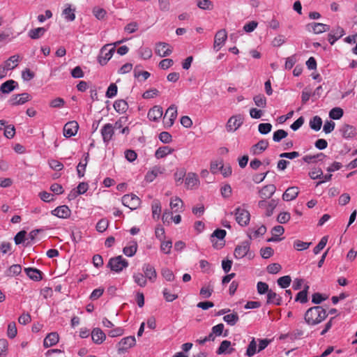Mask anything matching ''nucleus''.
Instances as JSON below:
<instances>
[{
    "instance_id": "f257e3e1",
    "label": "nucleus",
    "mask_w": 357,
    "mask_h": 357,
    "mask_svg": "<svg viewBox=\"0 0 357 357\" xmlns=\"http://www.w3.org/2000/svg\"><path fill=\"white\" fill-rule=\"evenodd\" d=\"M328 316L326 310L321 306L310 307L305 313V322L310 326H315L322 322Z\"/></svg>"
},
{
    "instance_id": "f03ea898",
    "label": "nucleus",
    "mask_w": 357,
    "mask_h": 357,
    "mask_svg": "<svg viewBox=\"0 0 357 357\" xmlns=\"http://www.w3.org/2000/svg\"><path fill=\"white\" fill-rule=\"evenodd\" d=\"M234 255L238 259L245 257H247L248 259H252L255 257L254 252L250 251V243L247 241L242 242L236 247Z\"/></svg>"
},
{
    "instance_id": "7ed1b4c3",
    "label": "nucleus",
    "mask_w": 357,
    "mask_h": 357,
    "mask_svg": "<svg viewBox=\"0 0 357 357\" xmlns=\"http://www.w3.org/2000/svg\"><path fill=\"white\" fill-rule=\"evenodd\" d=\"M128 264V261L122 256L119 255L110 258L107 264V267L114 272L120 273L124 268H126Z\"/></svg>"
},
{
    "instance_id": "20e7f679",
    "label": "nucleus",
    "mask_w": 357,
    "mask_h": 357,
    "mask_svg": "<svg viewBox=\"0 0 357 357\" xmlns=\"http://www.w3.org/2000/svg\"><path fill=\"white\" fill-rule=\"evenodd\" d=\"M231 214L235 215L236 221L241 227H245L249 224L250 220V214L248 210L238 207L235 209L234 213H231Z\"/></svg>"
},
{
    "instance_id": "39448f33",
    "label": "nucleus",
    "mask_w": 357,
    "mask_h": 357,
    "mask_svg": "<svg viewBox=\"0 0 357 357\" xmlns=\"http://www.w3.org/2000/svg\"><path fill=\"white\" fill-rule=\"evenodd\" d=\"M19 58L20 56L18 55L11 56L4 62L3 65L0 66V79L6 76L8 70L14 69L17 66Z\"/></svg>"
},
{
    "instance_id": "423d86ee",
    "label": "nucleus",
    "mask_w": 357,
    "mask_h": 357,
    "mask_svg": "<svg viewBox=\"0 0 357 357\" xmlns=\"http://www.w3.org/2000/svg\"><path fill=\"white\" fill-rule=\"evenodd\" d=\"M109 45H110L109 44L105 45L100 49V54L98 56V61L101 66H105L107 64L108 61L112 57L115 51L114 47L107 50V47Z\"/></svg>"
},
{
    "instance_id": "0eeeda50",
    "label": "nucleus",
    "mask_w": 357,
    "mask_h": 357,
    "mask_svg": "<svg viewBox=\"0 0 357 357\" xmlns=\"http://www.w3.org/2000/svg\"><path fill=\"white\" fill-rule=\"evenodd\" d=\"M122 204L130 208L131 210L136 209L141 203L140 199L134 194H128L122 197Z\"/></svg>"
},
{
    "instance_id": "6e6552de",
    "label": "nucleus",
    "mask_w": 357,
    "mask_h": 357,
    "mask_svg": "<svg viewBox=\"0 0 357 357\" xmlns=\"http://www.w3.org/2000/svg\"><path fill=\"white\" fill-rule=\"evenodd\" d=\"M177 116V107L174 105H171L167 109L163 118V122L166 128H170L174 123Z\"/></svg>"
},
{
    "instance_id": "1a4fd4ad",
    "label": "nucleus",
    "mask_w": 357,
    "mask_h": 357,
    "mask_svg": "<svg viewBox=\"0 0 357 357\" xmlns=\"http://www.w3.org/2000/svg\"><path fill=\"white\" fill-rule=\"evenodd\" d=\"M243 123V117L242 115H235L230 117L227 123L226 128L228 132H234Z\"/></svg>"
},
{
    "instance_id": "9d476101",
    "label": "nucleus",
    "mask_w": 357,
    "mask_h": 357,
    "mask_svg": "<svg viewBox=\"0 0 357 357\" xmlns=\"http://www.w3.org/2000/svg\"><path fill=\"white\" fill-rule=\"evenodd\" d=\"M136 344L135 336H128L123 337L118 344L119 353L127 351L130 348L134 347Z\"/></svg>"
},
{
    "instance_id": "9b49d317",
    "label": "nucleus",
    "mask_w": 357,
    "mask_h": 357,
    "mask_svg": "<svg viewBox=\"0 0 357 357\" xmlns=\"http://www.w3.org/2000/svg\"><path fill=\"white\" fill-rule=\"evenodd\" d=\"M100 133L103 142L105 145H107L114 135L113 125L109 123L105 124L101 128Z\"/></svg>"
},
{
    "instance_id": "f8f14e48",
    "label": "nucleus",
    "mask_w": 357,
    "mask_h": 357,
    "mask_svg": "<svg viewBox=\"0 0 357 357\" xmlns=\"http://www.w3.org/2000/svg\"><path fill=\"white\" fill-rule=\"evenodd\" d=\"M172 47L167 43H158L155 45V54L160 57H166L172 53Z\"/></svg>"
},
{
    "instance_id": "ddd939ff",
    "label": "nucleus",
    "mask_w": 357,
    "mask_h": 357,
    "mask_svg": "<svg viewBox=\"0 0 357 357\" xmlns=\"http://www.w3.org/2000/svg\"><path fill=\"white\" fill-rule=\"evenodd\" d=\"M227 38V33L225 29H221L218 31L215 36V40H214V49L216 51H218L220 50V48L223 46L225 44L226 40Z\"/></svg>"
},
{
    "instance_id": "4468645a",
    "label": "nucleus",
    "mask_w": 357,
    "mask_h": 357,
    "mask_svg": "<svg viewBox=\"0 0 357 357\" xmlns=\"http://www.w3.org/2000/svg\"><path fill=\"white\" fill-rule=\"evenodd\" d=\"M79 129V125L77 121H72L66 123L63 127V135L66 137L75 136Z\"/></svg>"
},
{
    "instance_id": "2eb2a0df",
    "label": "nucleus",
    "mask_w": 357,
    "mask_h": 357,
    "mask_svg": "<svg viewBox=\"0 0 357 357\" xmlns=\"http://www.w3.org/2000/svg\"><path fill=\"white\" fill-rule=\"evenodd\" d=\"M142 271L147 280L154 282L157 278V273L155 268L150 264H144L142 266Z\"/></svg>"
},
{
    "instance_id": "dca6fc26",
    "label": "nucleus",
    "mask_w": 357,
    "mask_h": 357,
    "mask_svg": "<svg viewBox=\"0 0 357 357\" xmlns=\"http://www.w3.org/2000/svg\"><path fill=\"white\" fill-rule=\"evenodd\" d=\"M345 34L344 30L337 26L335 28L333 29L331 32L328 35V40L331 45H334V43L340 38H342Z\"/></svg>"
},
{
    "instance_id": "f3484780",
    "label": "nucleus",
    "mask_w": 357,
    "mask_h": 357,
    "mask_svg": "<svg viewBox=\"0 0 357 357\" xmlns=\"http://www.w3.org/2000/svg\"><path fill=\"white\" fill-rule=\"evenodd\" d=\"M31 98V96L27 93H23L21 94L13 95L9 100V103L11 105H23Z\"/></svg>"
},
{
    "instance_id": "a211bd4d",
    "label": "nucleus",
    "mask_w": 357,
    "mask_h": 357,
    "mask_svg": "<svg viewBox=\"0 0 357 357\" xmlns=\"http://www.w3.org/2000/svg\"><path fill=\"white\" fill-rule=\"evenodd\" d=\"M51 213L59 218L66 219L70 216L71 211L68 206L62 205L52 210Z\"/></svg>"
},
{
    "instance_id": "6ab92c4d",
    "label": "nucleus",
    "mask_w": 357,
    "mask_h": 357,
    "mask_svg": "<svg viewBox=\"0 0 357 357\" xmlns=\"http://www.w3.org/2000/svg\"><path fill=\"white\" fill-rule=\"evenodd\" d=\"M162 114L163 111L162 107L155 105L149 110L147 116L150 121L157 122L160 119Z\"/></svg>"
},
{
    "instance_id": "aec40b11",
    "label": "nucleus",
    "mask_w": 357,
    "mask_h": 357,
    "mask_svg": "<svg viewBox=\"0 0 357 357\" xmlns=\"http://www.w3.org/2000/svg\"><path fill=\"white\" fill-rule=\"evenodd\" d=\"M165 171V167L161 166H155L151 171H149L146 176L145 180L147 182H152L158 175L162 174Z\"/></svg>"
},
{
    "instance_id": "412c9836",
    "label": "nucleus",
    "mask_w": 357,
    "mask_h": 357,
    "mask_svg": "<svg viewBox=\"0 0 357 357\" xmlns=\"http://www.w3.org/2000/svg\"><path fill=\"white\" fill-rule=\"evenodd\" d=\"M59 334L56 332H52L45 337L43 346L45 348L53 347L59 342Z\"/></svg>"
},
{
    "instance_id": "4be33fe9",
    "label": "nucleus",
    "mask_w": 357,
    "mask_h": 357,
    "mask_svg": "<svg viewBox=\"0 0 357 357\" xmlns=\"http://www.w3.org/2000/svg\"><path fill=\"white\" fill-rule=\"evenodd\" d=\"M276 188L273 184H269L264 186L259 191V197L261 199H269L275 192Z\"/></svg>"
},
{
    "instance_id": "5701e85b",
    "label": "nucleus",
    "mask_w": 357,
    "mask_h": 357,
    "mask_svg": "<svg viewBox=\"0 0 357 357\" xmlns=\"http://www.w3.org/2000/svg\"><path fill=\"white\" fill-rule=\"evenodd\" d=\"M298 188L292 186L288 188L282 195V199L286 202L294 200L298 195Z\"/></svg>"
},
{
    "instance_id": "b1692460",
    "label": "nucleus",
    "mask_w": 357,
    "mask_h": 357,
    "mask_svg": "<svg viewBox=\"0 0 357 357\" xmlns=\"http://www.w3.org/2000/svg\"><path fill=\"white\" fill-rule=\"evenodd\" d=\"M199 181L195 173L190 172L185 179V185L188 188L192 189L199 185Z\"/></svg>"
},
{
    "instance_id": "393cba45",
    "label": "nucleus",
    "mask_w": 357,
    "mask_h": 357,
    "mask_svg": "<svg viewBox=\"0 0 357 357\" xmlns=\"http://www.w3.org/2000/svg\"><path fill=\"white\" fill-rule=\"evenodd\" d=\"M91 338L94 343L100 344L105 341L106 335L100 328H96L91 332Z\"/></svg>"
},
{
    "instance_id": "a878e982",
    "label": "nucleus",
    "mask_w": 357,
    "mask_h": 357,
    "mask_svg": "<svg viewBox=\"0 0 357 357\" xmlns=\"http://www.w3.org/2000/svg\"><path fill=\"white\" fill-rule=\"evenodd\" d=\"M18 86V84L13 79H9L3 82L0 86V92L9 93Z\"/></svg>"
},
{
    "instance_id": "bb28decb",
    "label": "nucleus",
    "mask_w": 357,
    "mask_h": 357,
    "mask_svg": "<svg viewBox=\"0 0 357 357\" xmlns=\"http://www.w3.org/2000/svg\"><path fill=\"white\" fill-rule=\"evenodd\" d=\"M308 29H312L315 34L321 33L330 30V26L327 24L322 23H311L307 24Z\"/></svg>"
},
{
    "instance_id": "cd10ccee",
    "label": "nucleus",
    "mask_w": 357,
    "mask_h": 357,
    "mask_svg": "<svg viewBox=\"0 0 357 357\" xmlns=\"http://www.w3.org/2000/svg\"><path fill=\"white\" fill-rule=\"evenodd\" d=\"M267 304H274L275 305H280L282 304V297L270 289L267 294Z\"/></svg>"
},
{
    "instance_id": "c85d7f7f",
    "label": "nucleus",
    "mask_w": 357,
    "mask_h": 357,
    "mask_svg": "<svg viewBox=\"0 0 357 357\" xmlns=\"http://www.w3.org/2000/svg\"><path fill=\"white\" fill-rule=\"evenodd\" d=\"M343 137L346 139L352 138L356 135V128L353 126L344 124L340 129Z\"/></svg>"
},
{
    "instance_id": "c756f323",
    "label": "nucleus",
    "mask_w": 357,
    "mask_h": 357,
    "mask_svg": "<svg viewBox=\"0 0 357 357\" xmlns=\"http://www.w3.org/2000/svg\"><path fill=\"white\" fill-rule=\"evenodd\" d=\"M27 276L34 280V281H40L42 280V272L34 268H26L24 269Z\"/></svg>"
},
{
    "instance_id": "7c9ffc66",
    "label": "nucleus",
    "mask_w": 357,
    "mask_h": 357,
    "mask_svg": "<svg viewBox=\"0 0 357 357\" xmlns=\"http://www.w3.org/2000/svg\"><path fill=\"white\" fill-rule=\"evenodd\" d=\"M137 250V243L135 241L129 242L128 245L123 248V252L127 257H132L135 255Z\"/></svg>"
},
{
    "instance_id": "2f4dec72",
    "label": "nucleus",
    "mask_w": 357,
    "mask_h": 357,
    "mask_svg": "<svg viewBox=\"0 0 357 357\" xmlns=\"http://www.w3.org/2000/svg\"><path fill=\"white\" fill-rule=\"evenodd\" d=\"M231 346V342L229 340H223L221 343L220 347H218L216 353L218 355L222 354H230L234 351V349L230 348Z\"/></svg>"
},
{
    "instance_id": "473e14b6",
    "label": "nucleus",
    "mask_w": 357,
    "mask_h": 357,
    "mask_svg": "<svg viewBox=\"0 0 357 357\" xmlns=\"http://www.w3.org/2000/svg\"><path fill=\"white\" fill-rule=\"evenodd\" d=\"M46 31L47 29L44 27H38L36 29H30L28 32V36L31 39L36 40L41 38L45 34Z\"/></svg>"
},
{
    "instance_id": "72a5a7b5",
    "label": "nucleus",
    "mask_w": 357,
    "mask_h": 357,
    "mask_svg": "<svg viewBox=\"0 0 357 357\" xmlns=\"http://www.w3.org/2000/svg\"><path fill=\"white\" fill-rule=\"evenodd\" d=\"M266 232V227L265 225H261L257 229H250L248 234L250 238H257L259 236H263Z\"/></svg>"
},
{
    "instance_id": "f704fd0d",
    "label": "nucleus",
    "mask_w": 357,
    "mask_h": 357,
    "mask_svg": "<svg viewBox=\"0 0 357 357\" xmlns=\"http://www.w3.org/2000/svg\"><path fill=\"white\" fill-rule=\"evenodd\" d=\"M170 207L173 212L178 213L181 211V208L183 206V201L178 197H175L171 199Z\"/></svg>"
},
{
    "instance_id": "c9c22d12",
    "label": "nucleus",
    "mask_w": 357,
    "mask_h": 357,
    "mask_svg": "<svg viewBox=\"0 0 357 357\" xmlns=\"http://www.w3.org/2000/svg\"><path fill=\"white\" fill-rule=\"evenodd\" d=\"M173 151H174V149L169 146H161V147H159L156 150V151L155 153V156L158 159L163 158L165 156H167V155L171 154Z\"/></svg>"
},
{
    "instance_id": "e433bc0d",
    "label": "nucleus",
    "mask_w": 357,
    "mask_h": 357,
    "mask_svg": "<svg viewBox=\"0 0 357 357\" xmlns=\"http://www.w3.org/2000/svg\"><path fill=\"white\" fill-rule=\"evenodd\" d=\"M113 106L116 112L119 114L125 113L128 108V105L127 102L124 100H116Z\"/></svg>"
},
{
    "instance_id": "4c0bfd02",
    "label": "nucleus",
    "mask_w": 357,
    "mask_h": 357,
    "mask_svg": "<svg viewBox=\"0 0 357 357\" xmlns=\"http://www.w3.org/2000/svg\"><path fill=\"white\" fill-rule=\"evenodd\" d=\"M132 279L135 283L141 287H144L147 284V280L142 273H134L132 275Z\"/></svg>"
},
{
    "instance_id": "58836bf2",
    "label": "nucleus",
    "mask_w": 357,
    "mask_h": 357,
    "mask_svg": "<svg viewBox=\"0 0 357 357\" xmlns=\"http://www.w3.org/2000/svg\"><path fill=\"white\" fill-rule=\"evenodd\" d=\"M268 146V142L266 140H260L252 147L253 154H259L261 153L267 149Z\"/></svg>"
},
{
    "instance_id": "ea45409f",
    "label": "nucleus",
    "mask_w": 357,
    "mask_h": 357,
    "mask_svg": "<svg viewBox=\"0 0 357 357\" xmlns=\"http://www.w3.org/2000/svg\"><path fill=\"white\" fill-rule=\"evenodd\" d=\"M22 271V267L20 264H13L10 266L5 272L7 277H14L20 275Z\"/></svg>"
},
{
    "instance_id": "a19ab883",
    "label": "nucleus",
    "mask_w": 357,
    "mask_h": 357,
    "mask_svg": "<svg viewBox=\"0 0 357 357\" xmlns=\"http://www.w3.org/2000/svg\"><path fill=\"white\" fill-rule=\"evenodd\" d=\"M223 320L229 326H234L238 321L239 317L237 312H232L223 317Z\"/></svg>"
},
{
    "instance_id": "79ce46f5",
    "label": "nucleus",
    "mask_w": 357,
    "mask_h": 357,
    "mask_svg": "<svg viewBox=\"0 0 357 357\" xmlns=\"http://www.w3.org/2000/svg\"><path fill=\"white\" fill-rule=\"evenodd\" d=\"M62 15L66 21L73 22L75 19V9L71 8L70 5H68V7L63 10Z\"/></svg>"
},
{
    "instance_id": "37998d69",
    "label": "nucleus",
    "mask_w": 357,
    "mask_h": 357,
    "mask_svg": "<svg viewBox=\"0 0 357 357\" xmlns=\"http://www.w3.org/2000/svg\"><path fill=\"white\" fill-rule=\"evenodd\" d=\"M153 218L158 219L161 213V204L159 200L155 199L151 204Z\"/></svg>"
},
{
    "instance_id": "c03bdc74",
    "label": "nucleus",
    "mask_w": 357,
    "mask_h": 357,
    "mask_svg": "<svg viewBox=\"0 0 357 357\" xmlns=\"http://www.w3.org/2000/svg\"><path fill=\"white\" fill-rule=\"evenodd\" d=\"M322 125V120L319 116L312 117L310 121V127L311 129L318 131L321 129Z\"/></svg>"
},
{
    "instance_id": "a18cd8bd",
    "label": "nucleus",
    "mask_w": 357,
    "mask_h": 357,
    "mask_svg": "<svg viewBox=\"0 0 357 357\" xmlns=\"http://www.w3.org/2000/svg\"><path fill=\"white\" fill-rule=\"evenodd\" d=\"M309 289L308 285H305L303 290L299 291L295 298L296 301H298L301 303H305L307 301V291Z\"/></svg>"
},
{
    "instance_id": "49530a36",
    "label": "nucleus",
    "mask_w": 357,
    "mask_h": 357,
    "mask_svg": "<svg viewBox=\"0 0 357 357\" xmlns=\"http://www.w3.org/2000/svg\"><path fill=\"white\" fill-rule=\"evenodd\" d=\"M278 204V202L275 199H271V201H269L268 205L265 208V215L267 217L271 216Z\"/></svg>"
},
{
    "instance_id": "de8ad7c7",
    "label": "nucleus",
    "mask_w": 357,
    "mask_h": 357,
    "mask_svg": "<svg viewBox=\"0 0 357 357\" xmlns=\"http://www.w3.org/2000/svg\"><path fill=\"white\" fill-rule=\"evenodd\" d=\"M213 292V286L208 284L207 286H204L201 288L199 294L202 298H208L212 295Z\"/></svg>"
},
{
    "instance_id": "09e8293b",
    "label": "nucleus",
    "mask_w": 357,
    "mask_h": 357,
    "mask_svg": "<svg viewBox=\"0 0 357 357\" xmlns=\"http://www.w3.org/2000/svg\"><path fill=\"white\" fill-rule=\"evenodd\" d=\"M17 334L16 324L14 321L10 322L7 328V336L10 339H13Z\"/></svg>"
},
{
    "instance_id": "8fccbe9b",
    "label": "nucleus",
    "mask_w": 357,
    "mask_h": 357,
    "mask_svg": "<svg viewBox=\"0 0 357 357\" xmlns=\"http://www.w3.org/2000/svg\"><path fill=\"white\" fill-rule=\"evenodd\" d=\"M343 109L340 107H334L329 112V116L334 120H338L343 116Z\"/></svg>"
},
{
    "instance_id": "3c124183",
    "label": "nucleus",
    "mask_w": 357,
    "mask_h": 357,
    "mask_svg": "<svg viewBox=\"0 0 357 357\" xmlns=\"http://www.w3.org/2000/svg\"><path fill=\"white\" fill-rule=\"evenodd\" d=\"M328 242V236H323L319 243L314 248L313 252L314 255H318L321 250H322L324 247L326 246V243Z\"/></svg>"
},
{
    "instance_id": "603ef678",
    "label": "nucleus",
    "mask_w": 357,
    "mask_h": 357,
    "mask_svg": "<svg viewBox=\"0 0 357 357\" xmlns=\"http://www.w3.org/2000/svg\"><path fill=\"white\" fill-rule=\"evenodd\" d=\"M257 352V342L255 341V337H252V340L250 341V344H248V347L246 350V355L248 357H251L255 354Z\"/></svg>"
},
{
    "instance_id": "864d4df0",
    "label": "nucleus",
    "mask_w": 357,
    "mask_h": 357,
    "mask_svg": "<svg viewBox=\"0 0 357 357\" xmlns=\"http://www.w3.org/2000/svg\"><path fill=\"white\" fill-rule=\"evenodd\" d=\"M253 100L255 104L259 107L264 108L266 106V98L262 94L254 96Z\"/></svg>"
},
{
    "instance_id": "5fc2aeb1",
    "label": "nucleus",
    "mask_w": 357,
    "mask_h": 357,
    "mask_svg": "<svg viewBox=\"0 0 357 357\" xmlns=\"http://www.w3.org/2000/svg\"><path fill=\"white\" fill-rule=\"evenodd\" d=\"M291 282V279L289 275H284V276L280 277L277 281L278 284L281 288H283V289L288 287L290 285Z\"/></svg>"
},
{
    "instance_id": "6e6d98bb",
    "label": "nucleus",
    "mask_w": 357,
    "mask_h": 357,
    "mask_svg": "<svg viewBox=\"0 0 357 357\" xmlns=\"http://www.w3.org/2000/svg\"><path fill=\"white\" fill-rule=\"evenodd\" d=\"M89 185L88 183H86L82 182L79 183V185L77 187V190H74L73 197H77V195L84 194L87 191Z\"/></svg>"
},
{
    "instance_id": "4d7b16f0",
    "label": "nucleus",
    "mask_w": 357,
    "mask_h": 357,
    "mask_svg": "<svg viewBox=\"0 0 357 357\" xmlns=\"http://www.w3.org/2000/svg\"><path fill=\"white\" fill-rule=\"evenodd\" d=\"M197 6L202 10H212L213 4L211 0H198Z\"/></svg>"
},
{
    "instance_id": "13d9d810",
    "label": "nucleus",
    "mask_w": 357,
    "mask_h": 357,
    "mask_svg": "<svg viewBox=\"0 0 357 357\" xmlns=\"http://www.w3.org/2000/svg\"><path fill=\"white\" fill-rule=\"evenodd\" d=\"M288 133L282 129H280L274 132L273 135V140L275 142H280L282 139L287 136Z\"/></svg>"
},
{
    "instance_id": "bf43d9fd",
    "label": "nucleus",
    "mask_w": 357,
    "mask_h": 357,
    "mask_svg": "<svg viewBox=\"0 0 357 357\" xmlns=\"http://www.w3.org/2000/svg\"><path fill=\"white\" fill-rule=\"evenodd\" d=\"M88 158L89 154L87 153L84 159L85 162L82 163V162H80L77 167V175L79 178H82L84 175V172L87 165Z\"/></svg>"
},
{
    "instance_id": "052dcab7",
    "label": "nucleus",
    "mask_w": 357,
    "mask_h": 357,
    "mask_svg": "<svg viewBox=\"0 0 357 357\" xmlns=\"http://www.w3.org/2000/svg\"><path fill=\"white\" fill-rule=\"evenodd\" d=\"M186 171L184 168L177 169L174 174L175 181L177 183H182Z\"/></svg>"
},
{
    "instance_id": "680f3d73",
    "label": "nucleus",
    "mask_w": 357,
    "mask_h": 357,
    "mask_svg": "<svg viewBox=\"0 0 357 357\" xmlns=\"http://www.w3.org/2000/svg\"><path fill=\"white\" fill-rule=\"evenodd\" d=\"M310 245L311 243L303 242L300 240H296L294 243V248L298 251H302L307 250Z\"/></svg>"
},
{
    "instance_id": "e2e57ef3",
    "label": "nucleus",
    "mask_w": 357,
    "mask_h": 357,
    "mask_svg": "<svg viewBox=\"0 0 357 357\" xmlns=\"http://www.w3.org/2000/svg\"><path fill=\"white\" fill-rule=\"evenodd\" d=\"M161 274H162V276L167 281L172 282V281H174L175 279V276H174L172 271H171L170 269H169L167 268H162L161 271Z\"/></svg>"
},
{
    "instance_id": "0e129e2a",
    "label": "nucleus",
    "mask_w": 357,
    "mask_h": 357,
    "mask_svg": "<svg viewBox=\"0 0 357 357\" xmlns=\"http://www.w3.org/2000/svg\"><path fill=\"white\" fill-rule=\"evenodd\" d=\"M272 125L269 123H261L258 126V130L262 135H266L271 131Z\"/></svg>"
},
{
    "instance_id": "69168bd1",
    "label": "nucleus",
    "mask_w": 357,
    "mask_h": 357,
    "mask_svg": "<svg viewBox=\"0 0 357 357\" xmlns=\"http://www.w3.org/2000/svg\"><path fill=\"white\" fill-rule=\"evenodd\" d=\"M26 232L24 230L19 231L15 236L14 241L16 245L25 243Z\"/></svg>"
},
{
    "instance_id": "338daca9",
    "label": "nucleus",
    "mask_w": 357,
    "mask_h": 357,
    "mask_svg": "<svg viewBox=\"0 0 357 357\" xmlns=\"http://www.w3.org/2000/svg\"><path fill=\"white\" fill-rule=\"evenodd\" d=\"M93 14L98 20H102L105 18V17L107 14V12L103 8H101L99 7H95L93 9Z\"/></svg>"
},
{
    "instance_id": "774afa93",
    "label": "nucleus",
    "mask_w": 357,
    "mask_h": 357,
    "mask_svg": "<svg viewBox=\"0 0 357 357\" xmlns=\"http://www.w3.org/2000/svg\"><path fill=\"white\" fill-rule=\"evenodd\" d=\"M139 54L143 59H149L152 56V50L149 47H142L139 50Z\"/></svg>"
}]
</instances>
